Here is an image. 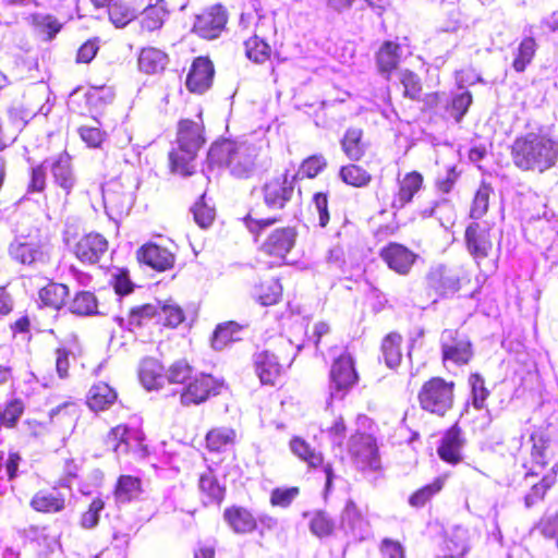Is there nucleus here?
<instances>
[{"label":"nucleus","instance_id":"obj_1","mask_svg":"<svg viewBox=\"0 0 558 558\" xmlns=\"http://www.w3.org/2000/svg\"><path fill=\"white\" fill-rule=\"evenodd\" d=\"M279 217L255 218L251 214L243 217V225L256 244L269 268L289 265V256L298 243V229L294 226L269 227L279 222Z\"/></svg>","mask_w":558,"mask_h":558},{"label":"nucleus","instance_id":"obj_2","mask_svg":"<svg viewBox=\"0 0 558 558\" xmlns=\"http://www.w3.org/2000/svg\"><path fill=\"white\" fill-rule=\"evenodd\" d=\"M513 166L522 172L544 173L558 162V142L543 132L515 136L509 146Z\"/></svg>","mask_w":558,"mask_h":558},{"label":"nucleus","instance_id":"obj_3","mask_svg":"<svg viewBox=\"0 0 558 558\" xmlns=\"http://www.w3.org/2000/svg\"><path fill=\"white\" fill-rule=\"evenodd\" d=\"M258 148L246 142L222 138L211 144L207 159L210 165L227 168L235 180L252 179L258 167Z\"/></svg>","mask_w":558,"mask_h":558},{"label":"nucleus","instance_id":"obj_4","mask_svg":"<svg viewBox=\"0 0 558 558\" xmlns=\"http://www.w3.org/2000/svg\"><path fill=\"white\" fill-rule=\"evenodd\" d=\"M294 361L292 343L278 337L264 349L252 355V365L262 386L276 388L281 385L287 369Z\"/></svg>","mask_w":558,"mask_h":558},{"label":"nucleus","instance_id":"obj_5","mask_svg":"<svg viewBox=\"0 0 558 558\" xmlns=\"http://www.w3.org/2000/svg\"><path fill=\"white\" fill-rule=\"evenodd\" d=\"M527 423L532 426L530 434L532 459L550 470L558 469V423L547 418L531 417Z\"/></svg>","mask_w":558,"mask_h":558},{"label":"nucleus","instance_id":"obj_6","mask_svg":"<svg viewBox=\"0 0 558 558\" xmlns=\"http://www.w3.org/2000/svg\"><path fill=\"white\" fill-rule=\"evenodd\" d=\"M456 383L441 376L425 380L417 391L420 409L430 415L445 417L454 407Z\"/></svg>","mask_w":558,"mask_h":558},{"label":"nucleus","instance_id":"obj_7","mask_svg":"<svg viewBox=\"0 0 558 558\" xmlns=\"http://www.w3.org/2000/svg\"><path fill=\"white\" fill-rule=\"evenodd\" d=\"M53 184L60 192H50L45 195L47 210L64 209L68 198L76 185V177L69 157H59L51 165Z\"/></svg>","mask_w":558,"mask_h":558},{"label":"nucleus","instance_id":"obj_8","mask_svg":"<svg viewBox=\"0 0 558 558\" xmlns=\"http://www.w3.org/2000/svg\"><path fill=\"white\" fill-rule=\"evenodd\" d=\"M465 247L478 267L496 268L490 229L478 222L470 223L464 232Z\"/></svg>","mask_w":558,"mask_h":558},{"label":"nucleus","instance_id":"obj_9","mask_svg":"<svg viewBox=\"0 0 558 558\" xmlns=\"http://www.w3.org/2000/svg\"><path fill=\"white\" fill-rule=\"evenodd\" d=\"M441 362L456 366H465L474 357L470 336L459 328H446L440 335Z\"/></svg>","mask_w":558,"mask_h":558},{"label":"nucleus","instance_id":"obj_10","mask_svg":"<svg viewBox=\"0 0 558 558\" xmlns=\"http://www.w3.org/2000/svg\"><path fill=\"white\" fill-rule=\"evenodd\" d=\"M350 459L360 472L378 471L381 468L376 439L366 433H354L348 444Z\"/></svg>","mask_w":558,"mask_h":558},{"label":"nucleus","instance_id":"obj_11","mask_svg":"<svg viewBox=\"0 0 558 558\" xmlns=\"http://www.w3.org/2000/svg\"><path fill=\"white\" fill-rule=\"evenodd\" d=\"M222 519L229 530L236 535L253 534L258 529V522L268 529L277 524V520L269 515L257 518L252 509L232 504L227 506L222 512Z\"/></svg>","mask_w":558,"mask_h":558},{"label":"nucleus","instance_id":"obj_12","mask_svg":"<svg viewBox=\"0 0 558 558\" xmlns=\"http://www.w3.org/2000/svg\"><path fill=\"white\" fill-rule=\"evenodd\" d=\"M228 21L227 8L221 3H215L195 15L191 31L201 39L214 40L226 31Z\"/></svg>","mask_w":558,"mask_h":558},{"label":"nucleus","instance_id":"obj_13","mask_svg":"<svg viewBox=\"0 0 558 558\" xmlns=\"http://www.w3.org/2000/svg\"><path fill=\"white\" fill-rule=\"evenodd\" d=\"M360 380L356 362L353 355L344 351L331 363L329 381L331 390L345 396Z\"/></svg>","mask_w":558,"mask_h":558},{"label":"nucleus","instance_id":"obj_14","mask_svg":"<svg viewBox=\"0 0 558 558\" xmlns=\"http://www.w3.org/2000/svg\"><path fill=\"white\" fill-rule=\"evenodd\" d=\"M296 178V174L284 171L267 180L262 186L265 205L271 209H283L294 195Z\"/></svg>","mask_w":558,"mask_h":558},{"label":"nucleus","instance_id":"obj_15","mask_svg":"<svg viewBox=\"0 0 558 558\" xmlns=\"http://www.w3.org/2000/svg\"><path fill=\"white\" fill-rule=\"evenodd\" d=\"M378 256L389 270L402 277L409 276L420 259L416 252L396 241L385 244Z\"/></svg>","mask_w":558,"mask_h":558},{"label":"nucleus","instance_id":"obj_16","mask_svg":"<svg viewBox=\"0 0 558 558\" xmlns=\"http://www.w3.org/2000/svg\"><path fill=\"white\" fill-rule=\"evenodd\" d=\"M222 384L213 375L196 373L180 392V402L185 407L198 405L220 393Z\"/></svg>","mask_w":558,"mask_h":558},{"label":"nucleus","instance_id":"obj_17","mask_svg":"<svg viewBox=\"0 0 558 558\" xmlns=\"http://www.w3.org/2000/svg\"><path fill=\"white\" fill-rule=\"evenodd\" d=\"M197 155V150L177 145V147L172 148L168 154L169 169L173 174L194 177L199 187H205L209 179L203 171H197L195 167Z\"/></svg>","mask_w":558,"mask_h":558},{"label":"nucleus","instance_id":"obj_18","mask_svg":"<svg viewBox=\"0 0 558 558\" xmlns=\"http://www.w3.org/2000/svg\"><path fill=\"white\" fill-rule=\"evenodd\" d=\"M215 74V65L209 57L198 56L194 58L186 73V89L191 94H205L211 88Z\"/></svg>","mask_w":558,"mask_h":558},{"label":"nucleus","instance_id":"obj_19","mask_svg":"<svg viewBox=\"0 0 558 558\" xmlns=\"http://www.w3.org/2000/svg\"><path fill=\"white\" fill-rule=\"evenodd\" d=\"M109 248L108 240L98 232L83 234L72 246V253L83 265H96Z\"/></svg>","mask_w":558,"mask_h":558},{"label":"nucleus","instance_id":"obj_20","mask_svg":"<svg viewBox=\"0 0 558 558\" xmlns=\"http://www.w3.org/2000/svg\"><path fill=\"white\" fill-rule=\"evenodd\" d=\"M135 257L140 265L147 266L157 272L173 269L177 262L172 251L151 241L142 244L136 250Z\"/></svg>","mask_w":558,"mask_h":558},{"label":"nucleus","instance_id":"obj_21","mask_svg":"<svg viewBox=\"0 0 558 558\" xmlns=\"http://www.w3.org/2000/svg\"><path fill=\"white\" fill-rule=\"evenodd\" d=\"M465 444L466 439L463 429L459 422H456L444 432L437 447V454L442 462L458 465L464 459L463 447Z\"/></svg>","mask_w":558,"mask_h":558},{"label":"nucleus","instance_id":"obj_22","mask_svg":"<svg viewBox=\"0 0 558 558\" xmlns=\"http://www.w3.org/2000/svg\"><path fill=\"white\" fill-rule=\"evenodd\" d=\"M177 145L199 151L206 144L205 123L203 112L195 118H182L177 123Z\"/></svg>","mask_w":558,"mask_h":558},{"label":"nucleus","instance_id":"obj_23","mask_svg":"<svg viewBox=\"0 0 558 558\" xmlns=\"http://www.w3.org/2000/svg\"><path fill=\"white\" fill-rule=\"evenodd\" d=\"M424 186V177L417 170H412L397 179V190L393 193L391 208L402 209L413 202Z\"/></svg>","mask_w":558,"mask_h":558},{"label":"nucleus","instance_id":"obj_24","mask_svg":"<svg viewBox=\"0 0 558 558\" xmlns=\"http://www.w3.org/2000/svg\"><path fill=\"white\" fill-rule=\"evenodd\" d=\"M29 507L36 513L58 514L66 509L68 499L56 487L50 489L41 488L32 495Z\"/></svg>","mask_w":558,"mask_h":558},{"label":"nucleus","instance_id":"obj_25","mask_svg":"<svg viewBox=\"0 0 558 558\" xmlns=\"http://www.w3.org/2000/svg\"><path fill=\"white\" fill-rule=\"evenodd\" d=\"M102 199L106 208L119 214L126 211L132 202V192L120 177L110 179L101 186Z\"/></svg>","mask_w":558,"mask_h":558},{"label":"nucleus","instance_id":"obj_26","mask_svg":"<svg viewBox=\"0 0 558 558\" xmlns=\"http://www.w3.org/2000/svg\"><path fill=\"white\" fill-rule=\"evenodd\" d=\"M197 488L201 501L205 507L210 505L220 506L226 498L227 487L220 483L211 468L199 475Z\"/></svg>","mask_w":558,"mask_h":558},{"label":"nucleus","instance_id":"obj_27","mask_svg":"<svg viewBox=\"0 0 558 558\" xmlns=\"http://www.w3.org/2000/svg\"><path fill=\"white\" fill-rule=\"evenodd\" d=\"M118 399L117 390L106 381L93 384L86 395V405L94 412L108 410Z\"/></svg>","mask_w":558,"mask_h":558},{"label":"nucleus","instance_id":"obj_28","mask_svg":"<svg viewBox=\"0 0 558 558\" xmlns=\"http://www.w3.org/2000/svg\"><path fill=\"white\" fill-rule=\"evenodd\" d=\"M377 70L390 78L401 61V46L392 40H385L375 53Z\"/></svg>","mask_w":558,"mask_h":558},{"label":"nucleus","instance_id":"obj_29","mask_svg":"<svg viewBox=\"0 0 558 558\" xmlns=\"http://www.w3.org/2000/svg\"><path fill=\"white\" fill-rule=\"evenodd\" d=\"M283 296V287L279 277L270 276L259 280L254 288V298L263 306L278 304Z\"/></svg>","mask_w":558,"mask_h":558},{"label":"nucleus","instance_id":"obj_30","mask_svg":"<svg viewBox=\"0 0 558 558\" xmlns=\"http://www.w3.org/2000/svg\"><path fill=\"white\" fill-rule=\"evenodd\" d=\"M340 144L344 155L354 161L361 160L368 147V142L364 138L363 129L359 126L348 128Z\"/></svg>","mask_w":558,"mask_h":558},{"label":"nucleus","instance_id":"obj_31","mask_svg":"<svg viewBox=\"0 0 558 558\" xmlns=\"http://www.w3.org/2000/svg\"><path fill=\"white\" fill-rule=\"evenodd\" d=\"M141 435L132 430L126 424H118L110 428L104 438L105 446L113 452H128L131 447V440H141Z\"/></svg>","mask_w":558,"mask_h":558},{"label":"nucleus","instance_id":"obj_32","mask_svg":"<svg viewBox=\"0 0 558 558\" xmlns=\"http://www.w3.org/2000/svg\"><path fill=\"white\" fill-rule=\"evenodd\" d=\"M143 493L138 476L122 474L117 478L112 495L117 504H129L140 498Z\"/></svg>","mask_w":558,"mask_h":558},{"label":"nucleus","instance_id":"obj_33","mask_svg":"<svg viewBox=\"0 0 558 558\" xmlns=\"http://www.w3.org/2000/svg\"><path fill=\"white\" fill-rule=\"evenodd\" d=\"M168 62V54L156 47L142 48L137 57L138 70L150 75L161 73Z\"/></svg>","mask_w":558,"mask_h":558},{"label":"nucleus","instance_id":"obj_34","mask_svg":"<svg viewBox=\"0 0 558 558\" xmlns=\"http://www.w3.org/2000/svg\"><path fill=\"white\" fill-rule=\"evenodd\" d=\"M10 256L22 265L44 263L46 254L41 245L34 242L14 241L9 248Z\"/></svg>","mask_w":558,"mask_h":558},{"label":"nucleus","instance_id":"obj_35","mask_svg":"<svg viewBox=\"0 0 558 558\" xmlns=\"http://www.w3.org/2000/svg\"><path fill=\"white\" fill-rule=\"evenodd\" d=\"M70 289L64 283L48 282L39 289L38 296L41 304L51 310L60 311L68 304Z\"/></svg>","mask_w":558,"mask_h":558},{"label":"nucleus","instance_id":"obj_36","mask_svg":"<svg viewBox=\"0 0 558 558\" xmlns=\"http://www.w3.org/2000/svg\"><path fill=\"white\" fill-rule=\"evenodd\" d=\"M403 337L398 331L388 332L381 340L380 352L387 367L396 369L400 366L403 357Z\"/></svg>","mask_w":558,"mask_h":558},{"label":"nucleus","instance_id":"obj_37","mask_svg":"<svg viewBox=\"0 0 558 558\" xmlns=\"http://www.w3.org/2000/svg\"><path fill=\"white\" fill-rule=\"evenodd\" d=\"M473 102L471 92L463 90L453 94L449 99L445 97L444 100V119H453L454 122L460 123L463 117L468 113Z\"/></svg>","mask_w":558,"mask_h":558},{"label":"nucleus","instance_id":"obj_38","mask_svg":"<svg viewBox=\"0 0 558 558\" xmlns=\"http://www.w3.org/2000/svg\"><path fill=\"white\" fill-rule=\"evenodd\" d=\"M290 450L310 469H319L324 465V454L313 448L310 442L300 436H293L289 441Z\"/></svg>","mask_w":558,"mask_h":558},{"label":"nucleus","instance_id":"obj_39","mask_svg":"<svg viewBox=\"0 0 558 558\" xmlns=\"http://www.w3.org/2000/svg\"><path fill=\"white\" fill-rule=\"evenodd\" d=\"M26 410V404L19 397L11 398L0 405V432L13 430L19 426Z\"/></svg>","mask_w":558,"mask_h":558},{"label":"nucleus","instance_id":"obj_40","mask_svg":"<svg viewBox=\"0 0 558 558\" xmlns=\"http://www.w3.org/2000/svg\"><path fill=\"white\" fill-rule=\"evenodd\" d=\"M236 441V432L231 427H214L205 436V447L210 452H222Z\"/></svg>","mask_w":558,"mask_h":558},{"label":"nucleus","instance_id":"obj_41","mask_svg":"<svg viewBox=\"0 0 558 558\" xmlns=\"http://www.w3.org/2000/svg\"><path fill=\"white\" fill-rule=\"evenodd\" d=\"M426 288L439 295H445L449 290H456L458 279L447 275L444 266L430 268L425 277Z\"/></svg>","mask_w":558,"mask_h":558},{"label":"nucleus","instance_id":"obj_42","mask_svg":"<svg viewBox=\"0 0 558 558\" xmlns=\"http://www.w3.org/2000/svg\"><path fill=\"white\" fill-rule=\"evenodd\" d=\"M445 484L446 475L435 477L430 483L417 488L409 496V505L415 509L425 507L444 489Z\"/></svg>","mask_w":558,"mask_h":558},{"label":"nucleus","instance_id":"obj_43","mask_svg":"<svg viewBox=\"0 0 558 558\" xmlns=\"http://www.w3.org/2000/svg\"><path fill=\"white\" fill-rule=\"evenodd\" d=\"M68 310L80 317L98 314V299L90 291H78L68 301Z\"/></svg>","mask_w":558,"mask_h":558},{"label":"nucleus","instance_id":"obj_44","mask_svg":"<svg viewBox=\"0 0 558 558\" xmlns=\"http://www.w3.org/2000/svg\"><path fill=\"white\" fill-rule=\"evenodd\" d=\"M159 323L169 329L178 328L186 318L184 308L172 299H168L158 306Z\"/></svg>","mask_w":558,"mask_h":558},{"label":"nucleus","instance_id":"obj_45","mask_svg":"<svg viewBox=\"0 0 558 558\" xmlns=\"http://www.w3.org/2000/svg\"><path fill=\"white\" fill-rule=\"evenodd\" d=\"M31 25L46 41L52 40L62 29L63 24L53 15L38 13L28 16Z\"/></svg>","mask_w":558,"mask_h":558},{"label":"nucleus","instance_id":"obj_46","mask_svg":"<svg viewBox=\"0 0 558 558\" xmlns=\"http://www.w3.org/2000/svg\"><path fill=\"white\" fill-rule=\"evenodd\" d=\"M162 365L155 359H145L142 361L138 371L141 383L146 389H158L162 384Z\"/></svg>","mask_w":558,"mask_h":558},{"label":"nucleus","instance_id":"obj_47","mask_svg":"<svg viewBox=\"0 0 558 558\" xmlns=\"http://www.w3.org/2000/svg\"><path fill=\"white\" fill-rule=\"evenodd\" d=\"M537 51L536 39L532 36H526L520 41L517 51L514 52L512 68L515 72L522 73L532 63Z\"/></svg>","mask_w":558,"mask_h":558},{"label":"nucleus","instance_id":"obj_48","mask_svg":"<svg viewBox=\"0 0 558 558\" xmlns=\"http://www.w3.org/2000/svg\"><path fill=\"white\" fill-rule=\"evenodd\" d=\"M339 177L343 183L353 187H365L372 180V173L361 165L348 163L340 168Z\"/></svg>","mask_w":558,"mask_h":558},{"label":"nucleus","instance_id":"obj_49","mask_svg":"<svg viewBox=\"0 0 558 558\" xmlns=\"http://www.w3.org/2000/svg\"><path fill=\"white\" fill-rule=\"evenodd\" d=\"M158 314V306L151 303L133 306L126 315L128 327L131 331L138 330L146 326L149 320L157 317Z\"/></svg>","mask_w":558,"mask_h":558},{"label":"nucleus","instance_id":"obj_50","mask_svg":"<svg viewBox=\"0 0 558 558\" xmlns=\"http://www.w3.org/2000/svg\"><path fill=\"white\" fill-rule=\"evenodd\" d=\"M245 56L254 63L264 64L271 59L272 48L257 35L251 36L244 41Z\"/></svg>","mask_w":558,"mask_h":558},{"label":"nucleus","instance_id":"obj_51","mask_svg":"<svg viewBox=\"0 0 558 558\" xmlns=\"http://www.w3.org/2000/svg\"><path fill=\"white\" fill-rule=\"evenodd\" d=\"M398 80L402 86V96L412 101H418L423 93L421 76L410 69H404L399 73Z\"/></svg>","mask_w":558,"mask_h":558},{"label":"nucleus","instance_id":"obj_52","mask_svg":"<svg viewBox=\"0 0 558 558\" xmlns=\"http://www.w3.org/2000/svg\"><path fill=\"white\" fill-rule=\"evenodd\" d=\"M557 470H550L547 474H545L537 483L533 484L530 492L524 497V504L527 508L533 507L534 505L542 501L547 492L556 484L557 482Z\"/></svg>","mask_w":558,"mask_h":558},{"label":"nucleus","instance_id":"obj_53","mask_svg":"<svg viewBox=\"0 0 558 558\" xmlns=\"http://www.w3.org/2000/svg\"><path fill=\"white\" fill-rule=\"evenodd\" d=\"M241 331V326L235 322H226L219 324L215 330L211 338L213 347L217 350H221L228 344L240 340L239 332Z\"/></svg>","mask_w":558,"mask_h":558},{"label":"nucleus","instance_id":"obj_54","mask_svg":"<svg viewBox=\"0 0 558 558\" xmlns=\"http://www.w3.org/2000/svg\"><path fill=\"white\" fill-rule=\"evenodd\" d=\"M110 22L117 27H123L132 22L135 11L124 0H112L106 7Z\"/></svg>","mask_w":558,"mask_h":558},{"label":"nucleus","instance_id":"obj_55","mask_svg":"<svg viewBox=\"0 0 558 558\" xmlns=\"http://www.w3.org/2000/svg\"><path fill=\"white\" fill-rule=\"evenodd\" d=\"M194 367L186 359L174 361L167 369L166 377L170 384L183 387L195 376Z\"/></svg>","mask_w":558,"mask_h":558},{"label":"nucleus","instance_id":"obj_56","mask_svg":"<svg viewBox=\"0 0 558 558\" xmlns=\"http://www.w3.org/2000/svg\"><path fill=\"white\" fill-rule=\"evenodd\" d=\"M84 98L90 113H99L100 109L108 105L112 99V92L106 86H92Z\"/></svg>","mask_w":558,"mask_h":558},{"label":"nucleus","instance_id":"obj_57","mask_svg":"<svg viewBox=\"0 0 558 558\" xmlns=\"http://www.w3.org/2000/svg\"><path fill=\"white\" fill-rule=\"evenodd\" d=\"M105 500L97 496L92 499L87 509L83 511L78 519V525L83 530L96 529L100 522V513L105 509Z\"/></svg>","mask_w":558,"mask_h":558},{"label":"nucleus","instance_id":"obj_58","mask_svg":"<svg viewBox=\"0 0 558 558\" xmlns=\"http://www.w3.org/2000/svg\"><path fill=\"white\" fill-rule=\"evenodd\" d=\"M493 193V187L487 182H482L476 190L471 208H470V217L473 219H480L484 215H486L489 207V198Z\"/></svg>","mask_w":558,"mask_h":558},{"label":"nucleus","instance_id":"obj_59","mask_svg":"<svg viewBox=\"0 0 558 558\" xmlns=\"http://www.w3.org/2000/svg\"><path fill=\"white\" fill-rule=\"evenodd\" d=\"M76 353L73 347L69 344H59L54 349V364L56 371L60 378H68L70 375V365L72 361H75Z\"/></svg>","mask_w":558,"mask_h":558},{"label":"nucleus","instance_id":"obj_60","mask_svg":"<svg viewBox=\"0 0 558 558\" xmlns=\"http://www.w3.org/2000/svg\"><path fill=\"white\" fill-rule=\"evenodd\" d=\"M167 11L161 5H148L142 13L141 26L147 32H154L162 27Z\"/></svg>","mask_w":558,"mask_h":558},{"label":"nucleus","instance_id":"obj_61","mask_svg":"<svg viewBox=\"0 0 558 558\" xmlns=\"http://www.w3.org/2000/svg\"><path fill=\"white\" fill-rule=\"evenodd\" d=\"M299 486L276 487L270 492L269 504L271 507L288 508L300 496Z\"/></svg>","mask_w":558,"mask_h":558},{"label":"nucleus","instance_id":"obj_62","mask_svg":"<svg viewBox=\"0 0 558 558\" xmlns=\"http://www.w3.org/2000/svg\"><path fill=\"white\" fill-rule=\"evenodd\" d=\"M472 393V405L476 410H482L490 392L485 386L484 378L478 373H473L469 377Z\"/></svg>","mask_w":558,"mask_h":558},{"label":"nucleus","instance_id":"obj_63","mask_svg":"<svg viewBox=\"0 0 558 558\" xmlns=\"http://www.w3.org/2000/svg\"><path fill=\"white\" fill-rule=\"evenodd\" d=\"M310 530L317 537H328L335 531V523L328 513L317 511L310 521Z\"/></svg>","mask_w":558,"mask_h":558},{"label":"nucleus","instance_id":"obj_64","mask_svg":"<svg viewBox=\"0 0 558 558\" xmlns=\"http://www.w3.org/2000/svg\"><path fill=\"white\" fill-rule=\"evenodd\" d=\"M328 166V161L325 156L320 154L311 155L305 158L299 169V173L307 179H314L319 175Z\"/></svg>","mask_w":558,"mask_h":558}]
</instances>
